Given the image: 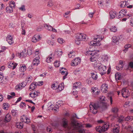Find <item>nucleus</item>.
<instances>
[{"mask_svg":"<svg viewBox=\"0 0 133 133\" xmlns=\"http://www.w3.org/2000/svg\"><path fill=\"white\" fill-rule=\"evenodd\" d=\"M60 72L62 75H65L63 77V79H65L68 74L67 69L64 68H62L60 69Z\"/></svg>","mask_w":133,"mask_h":133,"instance_id":"nucleus-12","label":"nucleus"},{"mask_svg":"<svg viewBox=\"0 0 133 133\" xmlns=\"http://www.w3.org/2000/svg\"><path fill=\"white\" fill-rule=\"evenodd\" d=\"M81 83L80 82H76L74 84L73 87L77 89L81 87Z\"/></svg>","mask_w":133,"mask_h":133,"instance_id":"nucleus-28","label":"nucleus"},{"mask_svg":"<svg viewBox=\"0 0 133 133\" xmlns=\"http://www.w3.org/2000/svg\"><path fill=\"white\" fill-rule=\"evenodd\" d=\"M63 52L60 49H57L56 50L55 54L57 56L60 57L62 55Z\"/></svg>","mask_w":133,"mask_h":133,"instance_id":"nucleus-18","label":"nucleus"},{"mask_svg":"<svg viewBox=\"0 0 133 133\" xmlns=\"http://www.w3.org/2000/svg\"><path fill=\"white\" fill-rule=\"evenodd\" d=\"M91 90L92 93L93 95L95 96L98 95L100 92L99 89L96 87H92Z\"/></svg>","mask_w":133,"mask_h":133,"instance_id":"nucleus-11","label":"nucleus"},{"mask_svg":"<svg viewBox=\"0 0 133 133\" xmlns=\"http://www.w3.org/2000/svg\"><path fill=\"white\" fill-rule=\"evenodd\" d=\"M23 125L22 123L18 122L16 123V127L17 128L19 129H22L23 128Z\"/></svg>","mask_w":133,"mask_h":133,"instance_id":"nucleus-37","label":"nucleus"},{"mask_svg":"<svg viewBox=\"0 0 133 133\" xmlns=\"http://www.w3.org/2000/svg\"><path fill=\"white\" fill-rule=\"evenodd\" d=\"M58 84L59 83L58 82H56L52 84L51 86L52 88L54 90H56L58 87Z\"/></svg>","mask_w":133,"mask_h":133,"instance_id":"nucleus-31","label":"nucleus"},{"mask_svg":"<svg viewBox=\"0 0 133 133\" xmlns=\"http://www.w3.org/2000/svg\"><path fill=\"white\" fill-rule=\"evenodd\" d=\"M40 92L38 91H32L29 94L30 97L33 98L37 97L39 95Z\"/></svg>","mask_w":133,"mask_h":133,"instance_id":"nucleus-10","label":"nucleus"},{"mask_svg":"<svg viewBox=\"0 0 133 133\" xmlns=\"http://www.w3.org/2000/svg\"><path fill=\"white\" fill-rule=\"evenodd\" d=\"M99 50H88L85 52L86 55H90L91 56L98 57L99 56Z\"/></svg>","mask_w":133,"mask_h":133,"instance_id":"nucleus-2","label":"nucleus"},{"mask_svg":"<svg viewBox=\"0 0 133 133\" xmlns=\"http://www.w3.org/2000/svg\"><path fill=\"white\" fill-rule=\"evenodd\" d=\"M32 50L30 49H29L27 50V53L28 54L30 55L32 54Z\"/></svg>","mask_w":133,"mask_h":133,"instance_id":"nucleus-61","label":"nucleus"},{"mask_svg":"<svg viewBox=\"0 0 133 133\" xmlns=\"http://www.w3.org/2000/svg\"><path fill=\"white\" fill-rule=\"evenodd\" d=\"M26 81L30 83L32 81V77L31 76H29L26 78Z\"/></svg>","mask_w":133,"mask_h":133,"instance_id":"nucleus-54","label":"nucleus"},{"mask_svg":"<svg viewBox=\"0 0 133 133\" xmlns=\"http://www.w3.org/2000/svg\"><path fill=\"white\" fill-rule=\"evenodd\" d=\"M25 53L23 52H22L21 53L19 56L20 57H23L25 56Z\"/></svg>","mask_w":133,"mask_h":133,"instance_id":"nucleus-59","label":"nucleus"},{"mask_svg":"<svg viewBox=\"0 0 133 133\" xmlns=\"http://www.w3.org/2000/svg\"><path fill=\"white\" fill-rule=\"evenodd\" d=\"M21 120L22 122L26 123H28L30 122V119L24 115L21 117Z\"/></svg>","mask_w":133,"mask_h":133,"instance_id":"nucleus-14","label":"nucleus"},{"mask_svg":"<svg viewBox=\"0 0 133 133\" xmlns=\"http://www.w3.org/2000/svg\"><path fill=\"white\" fill-rule=\"evenodd\" d=\"M68 56L69 58H71L74 57V54H73V52H69V53L68 54Z\"/></svg>","mask_w":133,"mask_h":133,"instance_id":"nucleus-58","label":"nucleus"},{"mask_svg":"<svg viewBox=\"0 0 133 133\" xmlns=\"http://www.w3.org/2000/svg\"><path fill=\"white\" fill-rule=\"evenodd\" d=\"M108 89V85L106 84H102L101 87V90L103 92H106Z\"/></svg>","mask_w":133,"mask_h":133,"instance_id":"nucleus-23","label":"nucleus"},{"mask_svg":"<svg viewBox=\"0 0 133 133\" xmlns=\"http://www.w3.org/2000/svg\"><path fill=\"white\" fill-rule=\"evenodd\" d=\"M109 126V123L108 122L105 123L103 124V126L102 127L103 128L104 131L107 130L108 129Z\"/></svg>","mask_w":133,"mask_h":133,"instance_id":"nucleus-29","label":"nucleus"},{"mask_svg":"<svg viewBox=\"0 0 133 133\" xmlns=\"http://www.w3.org/2000/svg\"><path fill=\"white\" fill-rule=\"evenodd\" d=\"M26 67L25 64L21 65L19 69V70L22 72H24L26 70Z\"/></svg>","mask_w":133,"mask_h":133,"instance_id":"nucleus-27","label":"nucleus"},{"mask_svg":"<svg viewBox=\"0 0 133 133\" xmlns=\"http://www.w3.org/2000/svg\"><path fill=\"white\" fill-rule=\"evenodd\" d=\"M48 43L50 45H53L54 44L53 41H51L50 40H48L47 41Z\"/></svg>","mask_w":133,"mask_h":133,"instance_id":"nucleus-62","label":"nucleus"},{"mask_svg":"<svg viewBox=\"0 0 133 133\" xmlns=\"http://www.w3.org/2000/svg\"><path fill=\"white\" fill-rule=\"evenodd\" d=\"M127 1H122L120 3V6L121 8H124L126 7Z\"/></svg>","mask_w":133,"mask_h":133,"instance_id":"nucleus-35","label":"nucleus"},{"mask_svg":"<svg viewBox=\"0 0 133 133\" xmlns=\"http://www.w3.org/2000/svg\"><path fill=\"white\" fill-rule=\"evenodd\" d=\"M11 113L13 116H15L17 114V111L16 110H12L11 111Z\"/></svg>","mask_w":133,"mask_h":133,"instance_id":"nucleus-55","label":"nucleus"},{"mask_svg":"<svg viewBox=\"0 0 133 133\" xmlns=\"http://www.w3.org/2000/svg\"><path fill=\"white\" fill-rule=\"evenodd\" d=\"M36 84L35 83H32L30 86L29 88L30 89L33 90L36 88Z\"/></svg>","mask_w":133,"mask_h":133,"instance_id":"nucleus-43","label":"nucleus"},{"mask_svg":"<svg viewBox=\"0 0 133 133\" xmlns=\"http://www.w3.org/2000/svg\"><path fill=\"white\" fill-rule=\"evenodd\" d=\"M4 76L3 75L2 73L0 72V83H4V81L3 79Z\"/></svg>","mask_w":133,"mask_h":133,"instance_id":"nucleus-51","label":"nucleus"},{"mask_svg":"<svg viewBox=\"0 0 133 133\" xmlns=\"http://www.w3.org/2000/svg\"><path fill=\"white\" fill-rule=\"evenodd\" d=\"M18 9L19 10L22 11H24L25 10V6L23 5H22L21 7L19 8Z\"/></svg>","mask_w":133,"mask_h":133,"instance_id":"nucleus-56","label":"nucleus"},{"mask_svg":"<svg viewBox=\"0 0 133 133\" xmlns=\"http://www.w3.org/2000/svg\"><path fill=\"white\" fill-rule=\"evenodd\" d=\"M25 87V85H23L22 83L19 84L17 85L16 87V89L18 90L20 89H22Z\"/></svg>","mask_w":133,"mask_h":133,"instance_id":"nucleus-42","label":"nucleus"},{"mask_svg":"<svg viewBox=\"0 0 133 133\" xmlns=\"http://www.w3.org/2000/svg\"><path fill=\"white\" fill-rule=\"evenodd\" d=\"M9 105L7 103H4L2 106V108L4 110H7L8 109Z\"/></svg>","mask_w":133,"mask_h":133,"instance_id":"nucleus-32","label":"nucleus"},{"mask_svg":"<svg viewBox=\"0 0 133 133\" xmlns=\"http://www.w3.org/2000/svg\"><path fill=\"white\" fill-rule=\"evenodd\" d=\"M54 64L56 67H58L60 65V62L59 61H56L54 62Z\"/></svg>","mask_w":133,"mask_h":133,"instance_id":"nucleus-48","label":"nucleus"},{"mask_svg":"<svg viewBox=\"0 0 133 133\" xmlns=\"http://www.w3.org/2000/svg\"><path fill=\"white\" fill-rule=\"evenodd\" d=\"M119 127L117 125L116 127L114 128L113 130V133H119Z\"/></svg>","mask_w":133,"mask_h":133,"instance_id":"nucleus-36","label":"nucleus"},{"mask_svg":"<svg viewBox=\"0 0 133 133\" xmlns=\"http://www.w3.org/2000/svg\"><path fill=\"white\" fill-rule=\"evenodd\" d=\"M72 124L75 128H77L78 127H79V124L77 121H74L72 122Z\"/></svg>","mask_w":133,"mask_h":133,"instance_id":"nucleus-45","label":"nucleus"},{"mask_svg":"<svg viewBox=\"0 0 133 133\" xmlns=\"http://www.w3.org/2000/svg\"><path fill=\"white\" fill-rule=\"evenodd\" d=\"M127 11L126 10L124 9L121 10L119 12V18H121L124 17V16L126 15Z\"/></svg>","mask_w":133,"mask_h":133,"instance_id":"nucleus-15","label":"nucleus"},{"mask_svg":"<svg viewBox=\"0 0 133 133\" xmlns=\"http://www.w3.org/2000/svg\"><path fill=\"white\" fill-rule=\"evenodd\" d=\"M112 112L114 113H116L118 111V110L117 108H114L112 109Z\"/></svg>","mask_w":133,"mask_h":133,"instance_id":"nucleus-60","label":"nucleus"},{"mask_svg":"<svg viewBox=\"0 0 133 133\" xmlns=\"http://www.w3.org/2000/svg\"><path fill=\"white\" fill-rule=\"evenodd\" d=\"M44 26L45 27H46V29L50 31H52L54 32H57V30L53 28L50 25L46 24Z\"/></svg>","mask_w":133,"mask_h":133,"instance_id":"nucleus-17","label":"nucleus"},{"mask_svg":"<svg viewBox=\"0 0 133 133\" xmlns=\"http://www.w3.org/2000/svg\"><path fill=\"white\" fill-rule=\"evenodd\" d=\"M48 104V108L49 109L53 110L55 112L58 110L59 107L57 104L53 105L51 104L50 103Z\"/></svg>","mask_w":133,"mask_h":133,"instance_id":"nucleus-7","label":"nucleus"},{"mask_svg":"<svg viewBox=\"0 0 133 133\" xmlns=\"http://www.w3.org/2000/svg\"><path fill=\"white\" fill-rule=\"evenodd\" d=\"M94 39L95 40H96L98 42H100L101 41L103 40L104 38L103 36H100L97 35H95L94 37Z\"/></svg>","mask_w":133,"mask_h":133,"instance_id":"nucleus-24","label":"nucleus"},{"mask_svg":"<svg viewBox=\"0 0 133 133\" xmlns=\"http://www.w3.org/2000/svg\"><path fill=\"white\" fill-rule=\"evenodd\" d=\"M53 60L52 57L50 56H48L46 58V62L48 63H50Z\"/></svg>","mask_w":133,"mask_h":133,"instance_id":"nucleus-44","label":"nucleus"},{"mask_svg":"<svg viewBox=\"0 0 133 133\" xmlns=\"http://www.w3.org/2000/svg\"><path fill=\"white\" fill-rule=\"evenodd\" d=\"M86 35L84 34H77L75 39V43L78 45H79L81 44V41H84L86 39Z\"/></svg>","mask_w":133,"mask_h":133,"instance_id":"nucleus-1","label":"nucleus"},{"mask_svg":"<svg viewBox=\"0 0 133 133\" xmlns=\"http://www.w3.org/2000/svg\"><path fill=\"white\" fill-rule=\"evenodd\" d=\"M26 106V104L23 102H21L20 104V106L21 108H23L24 107Z\"/></svg>","mask_w":133,"mask_h":133,"instance_id":"nucleus-57","label":"nucleus"},{"mask_svg":"<svg viewBox=\"0 0 133 133\" xmlns=\"http://www.w3.org/2000/svg\"><path fill=\"white\" fill-rule=\"evenodd\" d=\"M41 51L39 49H36L35 52V56H34L35 57H36L39 56H39L41 54Z\"/></svg>","mask_w":133,"mask_h":133,"instance_id":"nucleus-40","label":"nucleus"},{"mask_svg":"<svg viewBox=\"0 0 133 133\" xmlns=\"http://www.w3.org/2000/svg\"><path fill=\"white\" fill-rule=\"evenodd\" d=\"M102 64L101 63H100L99 61H97L95 62L94 64V66L95 67L98 68H99Z\"/></svg>","mask_w":133,"mask_h":133,"instance_id":"nucleus-47","label":"nucleus"},{"mask_svg":"<svg viewBox=\"0 0 133 133\" xmlns=\"http://www.w3.org/2000/svg\"><path fill=\"white\" fill-rule=\"evenodd\" d=\"M101 44V43L97 41H91L90 44V45H92L93 46H100Z\"/></svg>","mask_w":133,"mask_h":133,"instance_id":"nucleus-21","label":"nucleus"},{"mask_svg":"<svg viewBox=\"0 0 133 133\" xmlns=\"http://www.w3.org/2000/svg\"><path fill=\"white\" fill-rule=\"evenodd\" d=\"M98 69L99 73L102 75L104 74L106 72L107 67L106 66L102 64Z\"/></svg>","mask_w":133,"mask_h":133,"instance_id":"nucleus-4","label":"nucleus"},{"mask_svg":"<svg viewBox=\"0 0 133 133\" xmlns=\"http://www.w3.org/2000/svg\"><path fill=\"white\" fill-rule=\"evenodd\" d=\"M58 42L61 44H62L65 42V41L62 38H59L57 39Z\"/></svg>","mask_w":133,"mask_h":133,"instance_id":"nucleus-46","label":"nucleus"},{"mask_svg":"<svg viewBox=\"0 0 133 133\" xmlns=\"http://www.w3.org/2000/svg\"><path fill=\"white\" fill-rule=\"evenodd\" d=\"M41 37L39 35H35L32 38L31 41L33 43H36L41 40Z\"/></svg>","mask_w":133,"mask_h":133,"instance_id":"nucleus-9","label":"nucleus"},{"mask_svg":"<svg viewBox=\"0 0 133 133\" xmlns=\"http://www.w3.org/2000/svg\"><path fill=\"white\" fill-rule=\"evenodd\" d=\"M110 18L112 19L115 17L116 13L113 11H111L110 12Z\"/></svg>","mask_w":133,"mask_h":133,"instance_id":"nucleus-39","label":"nucleus"},{"mask_svg":"<svg viewBox=\"0 0 133 133\" xmlns=\"http://www.w3.org/2000/svg\"><path fill=\"white\" fill-rule=\"evenodd\" d=\"M64 88V84L61 83L58 84L57 89L56 90V91L57 92H59L62 90Z\"/></svg>","mask_w":133,"mask_h":133,"instance_id":"nucleus-22","label":"nucleus"},{"mask_svg":"<svg viewBox=\"0 0 133 133\" xmlns=\"http://www.w3.org/2000/svg\"><path fill=\"white\" fill-rule=\"evenodd\" d=\"M115 79L116 81L119 80L121 79V75L120 73H117L115 74Z\"/></svg>","mask_w":133,"mask_h":133,"instance_id":"nucleus-38","label":"nucleus"},{"mask_svg":"<svg viewBox=\"0 0 133 133\" xmlns=\"http://www.w3.org/2000/svg\"><path fill=\"white\" fill-rule=\"evenodd\" d=\"M81 62V59L79 57H77L74 59L72 61L71 65L72 66H76L79 64Z\"/></svg>","mask_w":133,"mask_h":133,"instance_id":"nucleus-8","label":"nucleus"},{"mask_svg":"<svg viewBox=\"0 0 133 133\" xmlns=\"http://www.w3.org/2000/svg\"><path fill=\"white\" fill-rule=\"evenodd\" d=\"M131 46V45L130 44H127L126 45L124 46L125 49L124 50V51L126 52L127 51V49L130 47Z\"/></svg>","mask_w":133,"mask_h":133,"instance_id":"nucleus-53","label":"nucleus"},{"mask_svg":"<svg viewBox=\"0 0 133 133\" xmlns=\"http://www.w3.org/2000/svg\"><path fill=\"white\" fill-rule=\"evenodd\" d=\"M91 76L92 78L94 80H96L98 78V76L97 73L94 72L91 73Z\"/></svg>","mask_w":133,"mask_h":133,"instance_id":"nucleus-34","label":"nucleus"},{"mask_svg":"<svg viewBox=\"0 0 133 133\" xmlns=\"http://www.w3.org/2000/svg\"><path fill=\"white\" fill-rule=\"evenodd\" d=\"M121 94L124 98H127L129 96L130 93L127 89L124 88L122 90Z\"/></svg>","mask_w":133,"mask_h":133,"instance_id":"nucleus-5","label":"nucleus"},{"mask_svg":"<svg viewBox=\"0 0 133 133\" xmlns=\"http://www.w3.org/2000/svg\"><path fill=\"white\" fill-rule=\"evenodd\" d=\"M118 38L116 36H114L112 38V41L114 43H116L118 42Z\"/></svg>","mask_w":133,"mask_h":133,"instance_id":"nucleus-50","label":"nucleus"},{"mask_svg":"<svg viewBox=\"0 0 133 133\" xmlns=\"http://www.w3.org/2000/svg\"><path fill=\"white\" fill-rule=\"evenodd\" d=\"M39 57L37 56L34 58L32 61V63L34 65L37 66L40 63Z\"/></svg>","mask_w":133,"mask_h":133,"instance_id":"nucleus-13","label":"nucleus"},{"mask_svg":"<svg viewBox=\"0 0 133 133\" xmlns=\"http://www.w3.org/2000/svg\"><path fill=\"white\" fill-rule=\"evenodd\" d=\"M8 67L9 68L14 69L17 65V64L14 62H10L8 63Z\"/></svg>","mask_w":133,"mask_h":133,"instance_id":"nucleus-19","label":"nucleus"},{"mask_svg":"<svg viewBox=\"0 0 133 133\" xmlns=\"http://www.w3.org/2000/svg\"><path fill=\"white\" fill-rule=\"evenodd\" d=\"M95 129L97 131H98L100 133L104 132V130H103V128L101 126H97L95 128Z\"/></svg>","mask_w":133,"mask_h":133,"instance_id":"nucleus-26","label":"nucleus"},{"mask_svg":"<svg viewBox=\"0 0 133 133\" xmlns=\"http://www.w3.org/2000/svg\"><path fill=\"white\" fill-rule=\"evenodd\" d=\"M98 57L91 56L90 58V61L92 62H94L96 61Z\"/></svg>","mask_w":133,"mask_h":133,"instance_id":"nucleus-49","label":"nucleus"},{"mask_svg":"<svg viewBox=\"0 0 133 133\" xmlns=\"http://www.w3.org/2000/svg\"><path fill=\"white\" fill-rule=\"evenodd\" d=\"M11 119V117L10 115L8 113L5 116L4 119L7 122H9L10 121Z\"/></svg>","mask_w":133,"mask_h":133,"instance_id":"nucleus-25","label":"nucleus"},{"mask_svg":"<svg viewBox=\"0 0 133 133\" xmlns=\"http://www.w3.org/2000/svg\"><path fill=\"white\" fill-rule=\"evenodd\" d=\"M56 127L55 126L53 125H51L47 127V130L48 132H51L52 131V128H55Z\"/></svg>","mask_w":133,"mask_h":133,"instance_id":"nucleus-30","label":"nucleus"},{"mask_svg":"<svg viewBox=\"0 0 133 133\" xmlns=\"http://www.w3.org/2000/svg\"><path fill=\"white\" fill-rule=\"evenodd\" d=\"M9 5V6L12 8H15V3L13 1H11L10 2Z\"/></svg>","mask_w":133,"mask_h":133,"instance_id":"nucleus-52","label":"nucleus"},{"mask_svg":"<svg viewBox=\"0 0 133 133\" xmlns=\"http://www.w3.org/2000/svg\"><path fill=\"white\" fill-rule=\"evenodd\" d=\"M85 125L87 128H90L92 127V125L89 123L85 124Z\"/></svg>","mask_w":133,"mask_h":133,"instance_id":"nucleus-63","label":"nucleus"},{"mask_svg":"<svg viewBox=\"0 0 133 133\" xmlns=\"http://www.w3.org/2000/svg\"><path fill=\"white\" fill-rule=\"evenodd\" d=\"M109 57L108 55H102L101 58V62L105 64H107L108 62Z\"/></svg>","mask_w":133,"mask_h":133,"instance_id":"nucleus-6","label":"nucleus"},{"mask_svg":"<svg viewBox=\"0 0 133 133\" xmlns=\"http://www.w3.org/2000/svg\"><path fill=\"white\" fill-rule=\"evenodd\" d=\"M61 126L63 127L66 128L68 126V120L65 118H63L62 121L61 123Z\"/></svg>","mask_w":133,"mask_h":133,"instance_id":"nucleus-20","label":"nucleus"},{"mask_svg":"<svg viewBox=\"0 0 133 133\" xmlns=\"http://www.w3.org/2000/svg\"><path fill=\"white\" fill-rule=\"evenodd\" d=\"M110 30L113 32H116L117 31V28L115 26H112L110 28Z\"/></svg>","mask_w":133,"mask_h":133,"instance_id":"nucleus-41","label":"nucleus"},{"mask_svg":"<svg viewBox=\"0 0 133 133\" xmlns=\"http://www.w3.org/2000/svg\"><path fill=\"white\" fill-rule=\"evenodd\" d=\"M89 107L90 111L93 114H95L97 113L98 107L96 104L93 103H91Z\"/></svg>","mask_w":133,"mask_h":133,"instance_id":"nucleus-3","label":"nucleus"},{"mask_svg":"<svg viewBox=\"0 0 133 133\" xmlns=\"http://www.w3.org/2000/svg\"><path fill=\"white\" fill-rule=\"evenodd\" d=\"M6 40L10 45L13 44L14 43V41L12 37L10 35H8L6 37Z\"/></svg>","mask_w":133,"mask_h":133,"instance_id":"nucleus-16","label":"nucleus"},{"mask_svg":"<svg viewBox=\"0 0 133 133\" xmlns=\"http://www.w3.org/2000/svg\"><path fill=\"white\" fill-rule=\"evenodd\" d=\"M98 5L101 6H102L103 5V2L101 1H98Z\"/></svg>","mask_w":133,"mask_h":133,"instance_id":"nucleus-64","label":"nucleus"},{"mask_svg":"<svg viewBox=\"0 0 133 133\" xmlns=\"http://www.w3.org/2000/svg\"><path fill=\"white\" fill-rule=\"evenodd\" d=\"M6 10L7 12L8 13H11L13 11V8L9 6L6 7Z\"/></svg>","mask_w":133,"mask_h":133,"instance_id":"nucleus-33","label":"nucleus"}]
</instances>
